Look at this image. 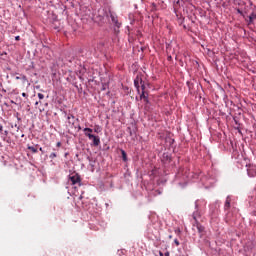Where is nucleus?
Instances as JSON below:
<instances>
[{
	"instance_id": "nucleus-4",
	"label": "nucleus",
	"mask_w": 256,
	"mask_h": 256,
	"mask_svg": "<svg viewBox=\"0 0 256 256\" xmlns=\"http://www.w3.org/2000/svg\"><path fill=\"white\" fill-rule=\"evenodd\" d=\"M111 21L112 23H114L115 27H117L118 29L121 27V23L119 22V18L117 17V15L115 14H111Z\"/></svg>"
},
{
	"instance_id": "nucleus-27",
	"label": "nucleus",
	"mask_w": 256,
	"mask_h": 256,
	"mask_svg": "<svg viewBox=\"0 0 256 256\" xmlns=\"http://www.w3.org/2000/svg\"><path fill=\"white\" fill-rule=\"evenodd\" d=\"M39 151H41V153H43V148L40 147V148H39Z\"/></svg>"
},
{
	"instance_id": "nucleus-16",
	"label": "nucleus",
	"mask_w": 256,
	"mask_h": 256,
	"mask_svg": "<svg viewBox=\"0 0 256 256\" xmlns=\"http://www.w3.org/2000/svg\"><path fill=\"white\" fill-rule=\"evenodd\" d=\"M174 243H175L176 247H179L180 243H179L178 239H174Z\"/></svg>"
},
{
	"instance_id": "nucleus-22",
	"label": "nucleus",
	"mask_w": 256,
	"mask_h": 256,
	"mask_svg": "<svg viewBox=\"0 0 256 256\" xmlns=\"http://www.w3.org/2000/svg\"><path fill=\"white\" fill-rule=\"evenodd\" d=\"M56 147H61V142H57Z\"/></svg>"
},
{
	"instance_id": "nucleus-31",
	"label": "nucleus",
	"mask_w": 256,
	"mask_h": 256,
	"mask_svg": "<svg viewBox=\"0 0 256 256\" xmlns=\"http://www.w3.org/2000/svg\"><path fill=\"white\" fill-rule=\"evenodd\" d=\"M23 79H27V77L23 76Z\"/></svg>"
},
{
	"instance_id": "nucleus-2",
	"label": "nucleus",
	"mask_w": 256,
	"mask_h": 256,
	"mask_svg": "<svg viewBox=\"0 0 256 256\" xmlns=\"http://www.w3.org/2000/svg\"><path fill=\"white\" fill-rule=\"evenodd\" d=\"M69 180L72 185H77V183H81V176H79V174H72L70 175Z\"/></svg>"
},
{
	"instance_id": "nucleus-10",
	"label": "nucleus",
	"mask_w": 256,
	"mask_h": 256,
	"mask_svg": "<svg viewBox=\"0 0 256 256\" xmlns=\"http://www.w3.org/2000/svg\"><path fill=\"white\" fill-rule=\"evenodd\" d=\"M148 97H149L148 94L145 91H142V93L140 95V99H143V101H144V99H147Z\"/></svg>"
},
{
	"instance_id": "nucleus-7",
	"label": "nucleus",
	"mask_w": 256,
	"mask_h": 256,
	"mask_svg": "<svg viewBox=\"0 0 256 256\" xmlns=\"http://www.w3.org/2000/svg\"><path fill=\"white\" fill-rule=\"evenodd\" d=\"M68 125H75V116L73 114H69L67 116Z\"/></svg>"
},
{
	"instance_id": "nucleus-14",
	"label": "nucleus",
	"mask_w": 256,
	"mask_h": 256,
	"mask_svg": "<svg viewBox=\"0 0 256 256\" xmlns=\"http://www.w3.org/2000/svg\"><path fill=\"white\" fill-rule=\"evenodd\" d=\"M49 157L50 159H55V157H57V154L55 152H52Z\"/></svg>"
},
{
	"instance_id": "nucleus-5",
	"label": "nucleus",
	"mask_w": 256,
	"mask_h": 256,
	"mask_svg": "<svg viewBox=\"0 0 256 256\" xmlns=\"http://www.w3.org/2000/svg\"><path fill=\"white\" fill-rule=\"evenodd\" d=\"M83 131H84V135L86 137H88V139L90 141H91V139H93L95 137V135L91 134V133H93V129H91V128H84Z\"/></svg>"
},
{
	"instance_id": "nucleus-23",
	"label": "nucleus",
	"mask_w": 256,
	"mask_h": 256,
	"mask_svg": "<svg viewBox=\"0 0 256 256\" xmlns=\"http://www.w3.org/2000/svg\"><path fill=\"white\" fill-rule=\"evenodd\" d=\"M2 132H3V126L0 125V133H2Z\"/></svg>"
},
{
	"instance_id": "nucleus-21",
	"label": "nucleus",
	"mask_w": 256,
	"mask_h": 256,
	"mask_svg": "<svg viewBox=\"0 0 256 256\" xmlns=\"http://www.w3.org/2000/svg\"><path fill=\"white\" fill-rule=\"evenodd\" d=\"M144 103H146V104L149 103V97L144 99Z\"/></svg>"
},
{
	"instance_id": "nucleus-12",
	"label": "nucleus",
	"mask_w": 256,
	"mask_h": 256,
	"mask_svg": "<svg viewBox=\"0 0 256 256\" xmlns=\"http://www.w3.org/2000/svg\"><path fill=\"white\" fill-rule=\"evenodd\" d=\"M29 151H31L32 153H37V148L33 147V146H28Z\"/></svg>"
},
{
	"instance_id": "nucleus-19",
	"label": "nucleus",
	"mask_w": 256,
	"mask_h": 256,
	"mask_svg": "<svg viewBox=\"0 0 256 256\" xmlns=\"http://www.w3.org/2000/svg\"><path fill=\"white\" fill-rule=\"evenodd\" d=\"M22 97H26V99H27L29 96L27 95V93L23 92Z\"/></svg>"
},
{
	"instance_id": "nucleus-30",
	"label": "nucleus",
	"mask_w": 256,
	"mask_h": 256,
	"mask_svg": "<svg viewBox=\"0 0 256 256\" xmlns=\"http://www.w3.org/2000/svg\"><path fill=\"white\" fill-rule=\"evenodd\" d=\"M39 103H41V102H36L35 105H38Z\"/></svg>"
},
{
	"instance_id": "nucleus-8",
	"label": "nucleus",
	"mask_w": 256,
	"mask_h": 256,
	"mask_svg": "<svg viewBox=\"0 0 256 256\" xmlns=\"http://www.w3.org/2000/svg\"><path fill=\"white\" fill-rule=\"evenodd\" d=\"M231 208V197H227L226 198V201H225V204H224V209L225 210H228V209H230Z\"/></svg>"
},
{
	"instance_id": "nucleus-32",
	"label": "nucleus",
	"mask_w": 256,
	"mask_h": 256,
	"mask_svg": "<svg viewBox=\"0 0 256 256\" xmlns=\"http://www.w3.org/2000/svg\"><path fill=\"white\" fill-rule=\"evenodd\" d=\"M16 79H19V76H17Z\"/></svg>"
},
{
	"instance_id": "nucleus-1",
	"label": "nucleus",
	"mask_w": 256,
	"mask_h": 256,
	"mask_svg": "<svg viewBox=\"0 0 256 256\" xmlns=\"http://www.w3.org/2000/svg\"><path fill=\"white\" fill-rule=\"evenodd\" d=\"M193 219L195 221V223L193 224V227H196L200 235V238H203V235H205V227H203V225H201L199 221H197V215L193 214Z\"/></svg>"
},
{
	"instance_id": "nucleus-25",
	"label": "nucleus",
	"mask_w": 256,
	"mask_h": 256,
	"mask_svg": "<svg viewBox=\"0 0 256 256\" xmlns=\"http://www.w3.org/2000/svg\"><path fill=\"white\" fill-rule=\"evenodd\" d=\"M159 255H160V256H165V255L163 254V252H161V251L159 252Z\"/></svg>"
},
{
	"instance_id": "nucleus-20",
	"label": "nucleus",
	"mask_w": 256,
	"mask_h": 256,
	"mask_svg": "<svg viewBox=\"0 0 256 256\" xmlns=\"http://www.w3.org/2000/svg\"><path fill=\"white\" fill-rule=\"evenodd\" d=\"M141 89H142V91H145V84L141 85Z\"/></svg>"
},
{
	"instance_id": "nucleus-13",
	"label": "nucleus",
	"mask_w": 256,
	"mask_h": 256,
	"mask_svg": "<svg viewBox=\"0 0 256 256\" xmlns=\"http://www.w3.org/2000/svg\"><path fill=\"white\" fill-rule=\"evenodd\" d=\"M94 133H101V127L95 126Z\"/></svg>"
},
{
	"instance_id": "nucleus-11",
	"label": "nucleus",
	"mask_w": 256,
	"mask_h": 256,
	"mask_svg": "<svg viewBox=\"0 0 256 256\" xmlns=\"http://www.w3.org/2000/svg\"><path fill=\"white\" fill-rule=\"evenodd\" d=\"M121 155H122L123 161H127V152H125V150H121Z\"/></svg>"
},
{
	"instance_id": "nucleus-24",
	"label": "nucleus",
	"mask_w": 256,
	"mask_h": 256,
	"mask_svg": "<svg viewBox=\"0 0 256 256\" xmlns=\"http://www.w3.org/2000/svg\"><path fill=\"white\" fill-rule=\"evenodd\" d=\"M171 59H173V57H171V56H168V61H171Z\"/></svg>"
},
{
	"instance_id": "nucleus-29",
	"label": "nucleus",
	"mask_w": 256,
	"mask_h": 256,
	"mask_svg": "<svg viewBox=\"0 0 256 256\" xmlns=\"http://www.w3.org/2000/svg\"><path fill=\"white\" fill-rule=\"evenodd\" d=\"M169 239H173V236H172V235H170V236H169Z\"/></svg>"
},
{
	"instance_id": "nucleus-28",
	"label": "nucleus",
	"mask_w": 256,
	"mask_h": 256,
	"mask_svg": "<svg viewBox=\"0 0 256 256\" xmlns=\"http://www.w3.org/2000/svg\"><path fill=\"white\" fill-rule=\"evenodd\" d=\"M164 256H169V252H166V253L164 254Z\"/></svg>"
},
{
	"instance_id": "nucleus-3",
	"label": "nucleus",
	"mask_w": 256,
	"mask_h": 256,
	"mask_svg": "<svg viewBox=\"0 0 256 256\" xmlns=\"http://www.w3.org/2000/svg\"><path fill=\"white\" fill-rule=\"evenodd\" d=\"M247 173L249 177H256V166L250 165L247 169Z\"/></svg>"
},
{
	"instance_id": "nucleus-18",
	"label": "nucleus",
	"mask_w": 256,
	"mask_h": 256,
	"mask_svg": "<svg viewBox=\"0 0 256 256\" xmlns=\"http://www.w3.org/2000/svg\"><path fill=\"white\" fill-rule=\"evenodd\" d=\"M15 41H21V37L20 36H16L15 37Z\"/></svg>"
},
{
	"instance_id": "nucleus-15",
	"label": "nucleus",
	"mask_w": 256,
	"mask_h": 256,
	"mask_svg": "<svg viewBox=\"0 0 256 256\" xmlns=\"http://www.w3.org/2000/svg\"><path fill=\"white\" fill-rule=\"evenodd\" d=\"M38 98L41 100V99H45V95L41 94V93H38Z\"/></svg>"
},
{
	"instance_id": "nucleus-9",
	"label": "nucleus",
	"mask_w": 256,
	"mask_h": 256,
	"mask_svg": "<svg viewBox=\"0 0 256 256\" xmlns=\"http://www.w3.org/2000/svg\"><path fill=\"white\" fill-rule=\"evenodd\" d=\"M248 23H249V25H251V24H253V22L255 21V19H256V14H255V12H252L249 16H248Z\"/></svg>"
},
{
	"instance_id": "nucleus-26",
	"label": "nucleus",
	"mask_w": 256,
	"mask_h": 256,
	"mask_svg": "<svg viewBox=\"0 0 256 256\" xmlns=\"http://www.w3.org/2000/svg\"><path fill=\"white\" fill-rule=\"evenodd\" d=\"M238 13H240V15H243V12H241V10H238Z\"/></svg>"
},
{
	"instance_id": "nucleus-17",
	"label": "nucleus",
	"mask_w": 256,
	"mask_h": 256,
	"mask_svg": "<svg viewBox=\"0 0 256 256\" xmlns=\"http://www.w3.org/2000/svg\"><path fill=\"white\" fill-rule=\"evenodd\" d=\"M134 85L137 89H139V82L137 80L134 81Z\"/></svg>"
},
{
	"instance_id": "nucleus-6",
	"label": "nucleus",
	"mask_w": 256,
	"mask_h": 256,
	"mask_svg": "<svg viewBox=\"0 0 256 256\" xmlns=\"http://www.w3.org/2000/svg\"><path fill=\"white\" fill-rule=\"evenodd\" d=\"M91 141H93V146L94 147H99V145L101 144V139L99 138V136H94Z\"/></svg>"
}]
</instances>
